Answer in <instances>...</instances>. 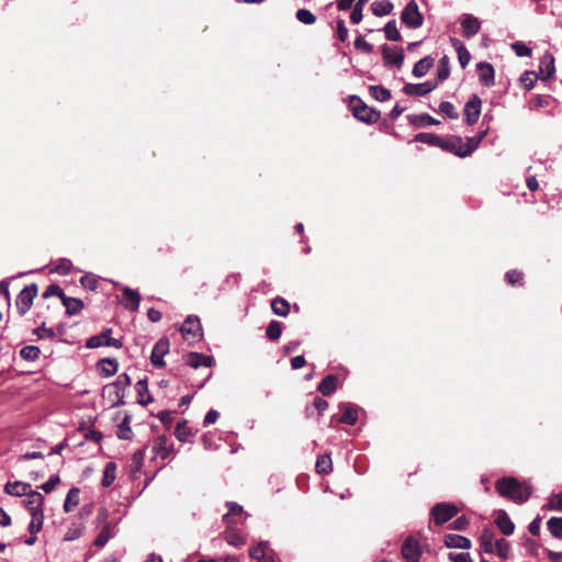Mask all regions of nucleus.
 Instances as JSON below:
<instances>
[{"instance_id":"1","label":"nucleus","mask_w":562,"mask_h":562,"mask_svg":"<svg viewBox=\"0 0 562 562\" xmlns=\"http://www.w3.org/2000/svg\"><path fill=\"white\" fill-rule=\"evenodd\" d=\"M496 491L504 497L512 499L517 504H522L531 495V486L527 483H520L515 477H504L495 484Z\"/></svg>"},{"instance_id":"2","label":"nucleus","mask_w":562,"mask_h":562,"mask_svg":"<svg viewBox=\"0 0 562 562\" xmlns=\"http://www.w3.org/2000/svg\"><path fill=\"white\" fill-rule=\"evenodd\" d=\"M353 116L361 122L372 124L379 121L380 112L366 105L359 98H351Z\"/></svg>"},{"instance_id":"3","label":"nucleus","mask_w":562,"mask_h":562,"mask_svg":"<svg viewBox=\"0 0 562 562\" xmlns=\"http://www.w3.org/2000/svg\"><path fill=\"white\" fill-rule=\"evenodd\" d=\"M458 514V507L450 503H438L431 510L430 516L436 525H443Z\"/></svg>"},{"instance_id":"4","label":"nucleus","mask_w":562,"mask_h":562,"mask_svg":"<svg viewBox=\"0 0 562 562\" xmlns=\"http://www.w3.org/2000/svg\"><path fill=\"white\" fill-rule=\"evenodd\" d=\"M36 295L37 285L35 283L26 285L21 290L15 300V306L20 315H24L31 308Z\"/></svg>"},{"instance_id":"5","label":"nucleus","mask_w":562,"mask_h":562,"mask_svg":"<svg viewBox=\"0 0 562 562\" xmlns=\"http://www.w3.org/2000/svg\"><path fill=\"white\" fill-rule=\"evenodd\" d=\"M401 19L402 22L409 29H417L423 25L424 19L415 0H411L406 4L402 12Z\"/></svg>"},{"instance_id":"6","label":"nucleus","mask_w":562,"mask_h":562,"mask_svg":"<svg viewBox=\"0 0 562 562\" xmlns=\"http://www.w3.org/2000/svg\"><path fill=\"white\" fill-rule=\"evenodd\" d=\"M183 337L189 341H196L202 337V326L199 317L188 316L180 328Z\"/></svg>"},{"instance_id":"7","label":"nucleus","mask_w":562,"mask_h":562,"mask_svg":"<svg viewBox=\"0 0 562 562\" xmlns=\"http://www.w3.org/2000/svg\"><path fill=\"white\" fill-rule=\"evenodd\" d=\"M153 452L156 458L167 460L175 456V449L172 442H170L167 436H158L154 440Z\"/></svg>"},{"instance_id":"8","label":"nucleus","mask_w":562,"mask_h":562,"mask_svg":"<svg viewBox=\"0 0 562 562\" xmlns=\"http://www.w3.org/2000/svg\"><path fill=\"white\" fill-rule=\"evenodd\" d=\"M482 101L481 99L474 94L470 98V100L465 103L463 114L464 120L469 125H472L477 122L481 114Z\"/></svg>"},{"instance_id":"9","label":"nucleus","mask_w":562,"mask_h":562,"mask_svg":"<svg viewBox=\"0 0 562 562\" xmlns=\"http://www.w3.org/2000/svg\"><path fill=\"white\" fill-rule=\"evenodd\" d=\"M463 36L470 38L476 35L481 29V21L472 14L464 13L460 18Z\"/></svg>"},{"instance_id":"10","label":"nucleus","mask_w":562,"mask_h":562,"mask_svg":"<svg viewBox=\"0 0 562 562\" xmlns=\"http://www.w3.org/2000/svg\"><path fill=\"white\" fill-rule=\"evenodd\" d=\"M249 555L258 562H274V552L267 541H261L256 547L250 548Z\"/></svg>"},{"instance_id":"11","label":"nucleus","mask_w":562,"mask_h":562,"mask_svg":"<svg viewBox=\"0 0 562 562\" xmlns=\"http://www.w3.org/2000/svg\"><path fill=\"white\" fill-rule=\"evenodd\" d=\"M402 555L407 562H418L422 555L419 543L412 537H408L402 546Z\"/></svg>"},{"instance_id":"12","label":"nucleus","mask_w":562,"mask_h":562,"mask_svg":"<svg viewBox=\"0 0 562 562\" xmlns=\"http://www.w3.org/2000/svg\"><path fill=\"white\" fill-rule=\"evenodd\" d=\"M169 351V341L166 338L159 339L151 351L150 361L154 367L161 368L165 366L164 357Z\"/></svg>"},{"instance_id":"13","label":"nucleus","mask_w":562,"mask_h":562,"mask_svg":"<svg viewBox=\"0 0 562 562\" xmlns=\"http://www.w3.org/2000/svg\"><path fill=\"white\" fill-rule=\"evenodd\" d=\"M437 82L435 81H425L422 83H406L403 88V91L407 95H418L423 97L431 92L437 88Z\"/></svg>"},{"instance_id":"14","label":"nucleus","mask_w":562,"mask_h":562,"mask_svg":"<svg viewBox=\"0 0 562 562\" xmlns=\"http://www.w3.org/2000/svg\"><path fill=\"white\" fill-rule=\"evenodd\" d=\"M24 503L30 515L43 513L44 496L41 493L30 491Z\"/></svg>"},{"instance_id":"15","label":"nucleus","mask_w":562,"mask_h":562,"mask_svg":"<svg viewBox=\"0 0 562 562\" xmlns=\"http://www.w3.org/2000/svg\"><path fill=\"white\" fill-rule=\"evenodd\" d=\"M186 363L194 369L200 367L210 368L213 363V358L202 353L190 352L186 356Z\"/></svg>"},{"instance_id":"16","label":"nucleus","mask_w":562,"mask_h":562,"mask_svg":"<svg viewBox=\"0 0 562 562\" xmlns=\"http://www.w3.org/2000/svg\"><path fill=\"white\" fill-rule=\"evenodd\" d=\"M480 81L486 86H494V68L488 63H479L476 66Z\"/></svg>"},{"instance_id":"17","label":"nucleus","mask_w":562,"mask_h":562,"mask_svg":"<svg viewBox=\"0 0 562 562\" xmlns=\"http://www.w3.org/2000/svg\"><path fill=\"white\" fill-rule=\"evenodd\" d=\"M31 485L21 481L9 482L4 485V492L12 496H27Z\"/></svg>"},{"instance_id":"18","label":"nucleus","mask_w":562,"mask_h":562,"mask_svg":"<svg viewBox=\"0 0 562 562\" xmlns=\"http://www.w3.org/2000/svg\"><path fill=\"white\" fill-rule=\"evenodd\" d=\"M443 543L448 548L470 549L471 540L467 537L449 533L445 536Z\"/></svg>"},{"instance_id":"19","label":"nucleus","mask_w":562,"mask_h":562,"mask_svg":"<svg viewBox=\"0 0 562 562\" xmlns=\"http://www.w3.org/2000/svg\"><path fill=\"white\" fill-rule=\"evenodd\" d=\"M383 59L385 65L400 68L403 65L404 55L400 49H390L385 46L383 48Z\"/></svg>"},{"instance_id":"20","label":"nucleus","mask_w":562,"mask_h":562,"mask_svg":"<svg viewBox=\"0 0 562 562\" xmlns=\"http://www.w3.org/2000/svg\"><path fill=\"white\" fill-rule=\"evenodd\" d=\"M116 535L115 524L108 522L103 526L102 530L94 540V546L102 548L106 542Z\"/></svg>"},{"instance_id":"21","label":"nucleus","mask_w":562,"mask_h":562,"mask_svg":"<svg viewBox=\"0 0 562 562\" xmlns=\"http://www.w3.org/2000/svg\"><path fill=\"white\" fill-rule=\"evenodd\" d=\"M140 296L139 293L131 288H124L123 290V304L127 310L136 311L139 306Z\"/></svg>"},{"instance_id":"22","label":"nucleus","mask_w":562,"mask_h":562,"mask_svg":"<svg viewBox=\"0 0 562 562\" xmlns=\"http://www.w3.org/2000/svg\"><path fill=\"white\" fill-rule=\"evenodd\" d=\"M495 524L505 536H510L515 530L514 522L504 510L498 512Z\"/></svg>"},{"instance_id":"23","label":"nucleus","mask_w":562,"mask_h":562,"mask_svg":"<svg viewBox=\"0 0 562 562\" xmlns=\"http://www.w3.org/2000/svg\"><path fill=\"white\" fill-rule=\"evenodd\" d=\"M340 408L342 414L339 420L347 425H355L358 420V407L352 404H342Z\"/></svg>"},{"instance_id":"24","label":"nucleus","mask_w":562,"mask_h":562,"mask_svg":"<svg viewBox=\"0 0 562 562\" xmlns=\"http://www.w3.org/2000/svg\"><path fill=\"white\" fill-rule=\"evenodd\" d=\"M119 368L117 361L115 359L104 358L98 362V369L101 375L109 378L116 373Z\"/></svg>"},{"instance_id":"25","label":"nucleus","mask_w":562,"mask_h":562,"mask_svg":"<svg viewBox=\"0 0 562 562\" xmlns=\"http://www.w3.org/2000/svg\"><path fill=\"white\" fill-rule=\"evenodd\" d=\"M539 70L544 78H550L551 76H553L555 71L554 58L550 53H546L542 56L539 65Z\"/></svg>"},{"instance_id":"26","label":"nucleus","mask_w":562,"mask_h":562,"mask_svg":"<svg viewBox=\"0 0 562 562\" xmlns=\"http://www.w3.org/2000/svg\"><path fill=\"white\" fill-rule=\"evenodd\" d=\"M495 535L491 529H483L480 536V544L484 552L493 553L495 547Z\"/></svg>"},{"instance_id":"27","label":"nucleus","mask_w":562,"mask_h":562,"mask_svg":"<svg viewBox=\"0 0 562 562\" xmlns=\"http://www.w3.org/2000/svg\"><path fill=\"white\" fill-rule=\"evenodd\" d=\"M337 376L329 374L325 376L318 385V391L324 395L328 396L333 394L337 389Z\"/></svg>"},{"instance_id":"28","label":"nucleus","mask_w":562,"mask_h":562,"mask_svg":"<svg viewBox=\"0 0 562 562\" xmlns=\"http://www.w3.org/2000/svg\"><path fill=\"white\" fill-rule=\"evenodd\" d=\"M434 59L429 56L419 59L413 67V75L416 78L424 77L432 67Z\"/></svg>"},{"instance_id":"29","label":"nucleus","mask_w":562,"mask_h":562,"mask_svg":"<svg viewBox=\"0 0 562 562\" xmlns=\"http://www.w3.org/2000/svg\"><path fill=\"white\" fill-rule=\"evenodd\" d=\"M61 302L68 315H76L83 308V302L76 297L63 295Z\"/></svg>"},{"instance_id":"30","label":"nucleus","mask_w":562,"mask_h":562,"mask_svg":"<svg viewBox=\"0 0 562 562\" xmlns=\"http://www.w3.org/2000/svg\"><path fill=\"white\" fill-rule=\"evenodd\" d=\"M371 9L374 15L384 16L392 12L393 3L389 0H378L371 4Z\"/></svg>"},{"instance_id":"31","label":"nucleus","mask_w":562,"mask_h":562,"mask_svg":"<svg viewBox=\"0 0 562 562\" xmlns=\"http://www.w3.org/2000/svg\"><path fill=\"white\" fill-rule=\"evenodd\" d=\"M451 41H452V44L458 53V59H459L460 66L462 68H465L469 65L470 59H471L470 53L468 52L465 46L459 40L452 38Z\"/></svg>"},{"instance_id":"32","label":"nucleus","mask_w":562,"mask_h":562,"mask_svg":"<svg viewBox=\"0 0 562 562\" xmlns=\"http://www.w3.org/2000/svg\"><path fill=\"white\" fill-rule=\"evenodd\" d=\"M480 145V138L469 137L467 142L463 143L462 147H458L457 156L467 157L470 156Z\"/></svg>"},{"instance_id":"33","label":"nucleus","mask_w":562,"mask_h":562,"mask_svg":"<svg viewBox=\"0 0 562 562\" xmlns=\"http://www.w3.org/2000/svg\"><path fill=\"white\" fill-rule=\"evenodd\" d=\"M111 333H112V329L108 328V329L103 330L101 334L90 337L87 340L86 346L90 349L106 346V340H108L109 335H111Z\"/></svg>"},{"instance_id":"34","label":"nucleus","mask_w":562,"mask_h":562,"mask_svg":"<svg viewBox=\"0 0 562 562\" xmlns=\"http://www.w3.org/2000/svg\"><path fill=\"white\" fill-rule=\"evenodd\" d=\"M79 494L80 491L77 487H72L69 490L65 503H64V510L66 513L72 512L79 504Z\"/></svg>"},{"instance_id":"35","label":"nucleus","mask_w":562,"mask_h":562,"mask_svg":"<svg viewBox=\"0 0 562 562\" xmlns=\"http://www.w3.org/2000/svg\"><path fill=\"white\" fill-rule=\"evenodd\" d=\"M272 312L279 316H286L290 312V304L283 297H276L271 302Z\"/></svg>"},{"instance_id":"36","label":"nucleus","mask_w":562,"mask_h":562,"mask_svg":"<svg viewBox=\"0 0 562 562\" xmlns=\"http://www.w3.org/2000/svg\"><path fill=\"white\" fill-rule=\"evenodd\" d=\"M116 477V465L114 462H109L105 464L103 470V477H102V486L109 487L112 485Z\"/></svg>"},{"instance_id":"37","label":"nucleus","mask_w":562,"mask_h":562,"mask_svg":"<svg viewBox=\"0 0 562 562\" xmlns=\"http://www.w3.org/2000/svg\"><path fill=\"white\" fill-rule=\"evenodd\" d=\"M415 140L431 146L443 147V140L439 136L431 133H418L415 136Z\"/></svg>"},{"instance_id":"38","label":"nucleus","mask_w":562,"mask_h":562,"mask_svg":"<svg viewBox=\"0 0 562 562\" xmlns=\"http://www.w3.org/2000/svg\"><path fill=\"white\" fill-rule=\"evenodd\" d=\"M450 75V60L447 55L442 56L439 59L438 68H437V77L439 81L446 80Z\"/></svg>"},{"instance_id":"39","label":"nucleus","mask_w":562,"mask_h":562,"mask_svg":"<svg viewBox=\"0 0 562 562\" xmlns=\"http://www.w3.org/2000/svg\"><path fill=\"white\" fill-rule=\"evenodd\" d=\"M547 528L554 538H562V517H551Z\"/></svg>"},{"instance_id":"40","label":"nucleus","mask_w":562,"mask_h":562,"mask_svg":"<svg viewBox=\"0 0 562 562\" xmlns=\"http://www.w3.org/2000/svg\"><path fill=\"white\" fill-rule=\"evenodd\" d=\"M136 391H137V394L139 396V403L143 404V405H147L148 403L153 402V398L150 397V395H147V397L145 398L144 395L148 393V386H147V381L146 380H139L136 385Z\"/></svg>"},{"instance_id":"41","label":"nucleus","mask_w":562,"mask_h":562,"mask_svg":"<svg viewBox=\"0 0 562 562\" xmlns=\"http://www.w3.org/2000/svg\"><path fill=\"white\" fill-rule=\"evenodd\" d=\"M72 268V263L67 258H60L57 260L55 267L52 269V272L58 273L60 276H67Z\"/></svg>"},{"instance_id":"42","label":"nucleus","mask_w":562,"mask_h":562,"mask_svg":"<svg viewBox=\"0 0 562 562\" xmlns=\"http://www.w3.org/2000/svg\"><path fill=\"white\" fill-rule=\"evenodd\" d=\"M371 95L378 101H387L391 99V92L386 88L382 86H371L370 87Z\"/></svg>"},{"instance_id":"43","label":"nucleus","mask_w":562,"mask_h":562,"mask_svg":"<svg viewBox=\"0 0 562 562\" xmlns=\"http://www.w3.org/2000/svg\"><path fill=\"white\" fill-rule=\"evenodd\" d=\"M316 471L322 474H327L331 471V459L329 456H321L316 460Z\"/></svg>"},{"instance_id":"44","label":"nucleus","mask_w":562,"mask_h":562,"mask_svg":"<svg viewBox=\"0 0 562 562\" xmlns=\"http://www.w3.org/2000/svg\"><path fill=\"white\" fill-rule=\"evenodd\" d=\"M40 348L36 347V346H33V345H30V346H25L23 347L21 350H20V356L21 358H23L24 360H27V361H34L38 358L40 356Z\"/></svg>"},{"instance_id":"45","label":"nucleus","mask_w":562,"mask_h":562,"mask_svg":"<svg viewBox=\"0 0 562 562\" xmlns=\"http://www.w3.org/2000/svg\"><path fill=\"white\" fill-rule=\"evenodd\" d=\"M32 519L30 521V525H29V531L32 533V535H36L37 532L41 531L42 527H43V521H44V514L43 513H38V514H32L31 515Z\"/></svg>"},{"instance_id":"46","label":"nucleus","mask_w":562,"mask_h":562,"mask_svg":"<svg viewBox=\"0 0 562 562\" xmlns=\"http://www.w3.org/2000/svg\"><path fill=\"white\" fill-rule=\"evenodd\" d=\"M282 334L281 323L278 321H271L267 327L266 335L271 340H277Z\"/></svg>"},{"instance_id":"47","label":"nucleus","mask_w":562,"mask_h":562,"mask_svg":"<svg viewBox=\"0 0 562 562\" xmlns=\"http://www.w3.org/2000/svg\"><path fill=\"white\" fill-rule=\"evenodd\" d=\"M385 37L389 41H400L401 34L397 30L395 20L389 21L384 26Z\"/></svg>"},{"instance_id":"48","label":"nucleus","mask_w":562,"mask_h":562,"mask_svg":"<svg viewBox=\"0 0 562 562\" xmlns=\"http://www.w3.org/2000/svg\"><path fill=\"white\" fill-rule=\"evenodd\" d=\"M438 110L441 114H445L449 119H458L459 117V113L457 112L454 105L449 101H442L439 104Z\"/></svg>"},{"instance_id":"49","label":"nucleus","mask_w":562,"mask_h":562,"mask_svg":"<svg viewBox=\"0 0 562 562\" xmlns=\"http://www.w3.org/2000/svg\"><path fill=\"white\" fill-rule=\"evenodd\" d=\"M295 15L296 19L303 24L311 25L316 21V16L307 9H299Z\"/></svg>"},{"instance_id":"50","label":"nucleus","mask_w":562,"mask_h":562,"mask_svg":"<svg viewBox=\"0 0 562 562\" xmlns=\"http://www.w3.org/2000/svg\"><path fill=\"white\" fill-rule=\"evenodd\" d=\"M191 435L190 429L187 426V422H179L176 426L175 436L178 440L184 442L188 437Z\"/></svg>"},{"instance_id":"51","label":"nucleus","mask_w":562,"mask_h":562,"mask_svg":"<svg viewBox=\"0 0 562 562\" xmlns=\"http://www.w3.org/2000/svg\"><path fill=\"white\" fill-rule=\"evenodd\" d=\"M494 551L499 558L506 559L509 552V543L501 538L495 541Z\"/></svg>"},{"instance_id":"52","label":"nucleus","mask_w":562,"mask_h":562,"mask_svg":"<svg viewBox=\"0 0 562 562\" xmlns=\"http://www.w3.org/2000/svg\"><path fill=\"white\" fill-rule=\"evenodd\" d=\"M225 540L229 546H233V547H240V546L245 544V542H246L245 539L240 535L233 532V531L226 532Z\"/></svg>"},{"instance_id":"53","label":"nucleus","mask_w":562,"mask_h":562,"mask_svg":"<svg viewBox=\"0 0 562 562\" xmlns=\"http://www.w3.org/2000/svg\"><path fill=\"white\" fill-rule=\"evenodd\" d=\"M144 458H145V451L143 449H138L133 453L132 464H131L133 471H138L142 468Z\"/></svg>"},{"instance_id":"54","label":"nucleus","mask_w":562,"mask_h":562,"mask_svg":"<svg viewBox=\"0 0 562 562\" xmlns=\"http://www.w3.org/2000/svg\"><path fill=\"white\" fill-rule=\"evenodd\" d=\"M546 508H548L550 510L562 512V495H560V494L552 495L549 498V501L546 505Z\"/></svg>"},{"instance_id":"55","label":"nucleus","mask_w":562,"mask_h":562,"mask_svg":"<svg viewBox=\"0 0 562 562\" xmlns=\"http://www.w3.org/2000/svg\"><path fill=\"white\" fill-rule=\"evenodd\" d=\"M536 80V75L529 71L524 72L520 77V81L526 90H531L535 87Z\"/></svg>"},{"instance_id":"56","label":"nucleus","mask_w":562,"mask_h":562,"mask_svg":"<svg viewBox=\"0 0 562 562\" xmlns=\"http://www.w3.org/2000/svg\"><path fill=\"white\" fill-rule=\"evenodd\" d=\"M512 48L515 50L516 55L519 57H528L531 55V49L521 42H516L512 44Z\"/></svg>"},{"instance_id":"57","label":"nucleus","mask_w":562,"mask_h":562,"mask_svg":"<svg viewBox=\"0 0 562 562\" xmlns=\"http://www.w3.org/2000/svg\"><path fill=\"white\" fill-rule=\"evenodd\" d=\"M82 533V529L79 526L70 527L64 535V541H74L78 539Z\"/></svg>"},{"instance_id":"58","label":"nucleus","mask_w":562,"mask_h":562,"mask_svg":"<svg viewBox=\"0 0 562 562\" xmlns=\"http://www.w3.org/2000/svg\"><path fill=\"white\" fill-rule=\"evenodd\" d=\"M226 505L228 507V514L224 515L223 518L227 525H231L229 516L240 514L243 510V507L234 502H228Z\"/></svg>"},{"instance_id":"59","label":"nucleus","mask_w":562,"mask_h":562,"mask_svg":"<svg viewBox=\"0 0 562 562\" xmlns=\"http://www.w3.org/2000/svg\"><path fill=\"white\" fill-rule=\"evenodd\" d=\"M60 480L58 475H52L45 483L41 485V488L45 493H50L58 484Z\"/></svg>"},{"instance_id":"60","label":"nucleus","mask_w":562,"mask_h":562,"mask_svg":"<svg viewBox=\"0 0 562 562\" xmlns=\"http://www.w3.org/2000/svg\"><path fill=\"white\" fill-rule=\"evenodd\" d=\"M64 292L61 288L57 284H50L46 288L43 296L44 297H50V296H58L63 300Z\"/></svg>"},{"instance_id":"61","label":"nucleus","mask_w":562,"mask_h":562,"mask_svg":"<svg viewBox=\"0 0 562 562\" xmlns=\"http://www.w3.org/2000/svg\"><path fill=\"white\" fill-rule=\"evenodd\" d=\"M463 146V140L460 137H456L449 142H443V149H447L449 151H452L457 155L458 147Z\"/></svg>"},{"instance_id":"62","label":"nucleus","mask_w":562,"mask_h":562,"mask_svg":"<svg viewBox=\"0 0 562 562\" xmlns=\"http://www.w3.org/2000/svg\"><path fill=\"white\" fill-rule=\"evenodd\" d=\"M355 46L358 49H361L366 53H371L373 50L372 44L367 42L362 36H358L355 41Z\"/></svg>"},{"instance_id":"63","label":"nucleus","mask_w":562,"mask_h":562,"mask_svg":"<svg viewBox=\"0 0 562 562\" xmlns=\"http://www.w3.org/2000/svg\"><path fill=\"white\" fill-rule=\"evenodd\" d=\"M34 334H36L38 336V338H53V337H55L54 329L53 328H47L44 325L37 327L34 330Z\"/></svg>"},{"instance_id":"64","label":"nucleus","mask_w":562,"mask_h":562,"mask_svg":"<svg viewBox=\"0 0 562 562\" xmlns=\"http://www.w3.org/2000/svg\"><path fill=\"white\" fill-rule=\"evenodd\" d=\"M449 560L452 562H473L469 553H449Z\"/></svg>"}]
</instances>
